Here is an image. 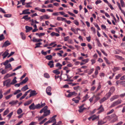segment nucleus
<instances>
[{
  "label": "nucleus",
  "mask_w": 125,
  "mask_h": 125,
  "mask_svg": "<svg viewBox=\"0 0 125 125\" xmlns=\"http://www.w3.org/2000/svg\"><path fill=\"white\" fill-rule=\"evenodd\" d=\"M122 102V101L121 100L119 99L115 101L111 105V107H113L115 106H116L119 104H120Z\"/></svg>",
  "instance_id": "nucleus-1"
},
{
  "label": "nucleus",
  "mask_w": 125,
  "mask_h": 125,
  "mask_svg": "<svg viewBox=\"0 0 125 125\" xmlns=\"http://www.w3.org/2000/svg\"><path fill=\"white\" fill-rule=\"evenodd\" d=\"M11 79H8L7 80L4 81L3 82V84L4 86L6 85V86H10L11 84Z\"/></svg>",
  "instance_id": "nucleus-2"
},
{
  "label": "nucleus",
  "mask_w": 125,
  "mask_h": 125,
  "mask_svg": "<svg viewBox=\"0 0 125 125\" xmlns=\"http://www.w3.org/2000/svg\"><path fill=\"white\" fill-rule=\"evenodd\" d=\"M52 90V88L50 86H48L46 89V92L47 94L49 96H51L52 94V93L51 92Z\"/></svg>",
  "instance_id": "nucleus-3"
},
{
  "label": "nucleus",
  "mask_w": 125,
  "mask_h": 125,
  "mask_svg": "<svg viewBox=\"0 0 125 125\" xmlns=\"http://www.w3.org/2000/svg\"><path fill=\"white\" fill-rule=\"evenodd\" d=\"M30 109L34 110L35 109H38L37 104L35 105L34 103H33L29 106Z\"/></svg>",
  "instance_id": "nucleus-4"
},
{
  "label": "nucleus",
  "mask_w": 125,
  "mask_h": 125,
  "mask_svg": "<svg viewBox=\"0 0 125 125\" xmlns=\"http://www.w3.org/2000/svg\"><path fill=\"white\" fill-rule=\"evenodd\" d=\"M77 95V93H76L75 92H70L68 94L67 97H70L73 96H75Z\"/></svg>",
  "instance_id": "nucleus-5"
},
{
  "label": "nucleus",
  "mask_w": 125,
  "mask_h": 125,
  "mask_svg": "<svg viewBox=\"0 0 125 125\" xmlns=\"http://www.w3.org/2000/svg\"><path fill=\"white\" fill-rule=\"evenodd\" d=\"M8 50H7L2 54V56H3V59H5L9 55V53H8Z\"/></svg>",
  "instance_id": "nucleus-6"
},
{
  "label": "nucleus",
  "mask_w": 125,
  "mask_h": 125,
  "mask_svg": "<svg viewBox=\"0 0 125 125\" xmlns=\"http://www.w3.org/2000/svg\"><path fill=\"white\" fill-rule=\"evenodd\" d=\"M50 16L47 15H45L41 16L40 17V19L42 20L44 19H48L50 18Z\"/></svg>",
  "instance_id": "nucleus-7"
},
{
  "label": "nucleus",
  "mask_w": 125,
  "mask_h": 125,
  "mask_svg": "<svg viewBox=\"0 0 125 125\" xmlns=\"http://www.w3.org/2000/svg\"><path fill=\"white\" fill-rule=\"evenodd\" d=\"M37 93H36V91L35 90H31L30 92V95L29 97L31 96H34L37 94Z\"/></svg>",
  "instance_id": "nucleus-8"
},
{
  "label": "nucleus",
  "mask_w": 125,
  "mask_h": 125,
  "mask_svg": "<svg viewBox=\"0 0 125 125\" xmlns=\"http://www.w3.org/2000/svg\"><path fill=\"white\" fill-rule=\"evenodd\" d=\"M37 104L38 109L42 108L44 106H45L46 104L45 103H42V102H41L40 103V104Z\"/></svg>",
  "instance_id": "nucleus-9"
},
{
  "label": "nucleus",
  "mask_w": 125,
  "mask_h": 125,
  "mask_svg": "<svg viewBox=\"0 0 125 125\" xmlns=\"http://www.w3.org/2000/svg\"><path fill=\"white\" fill-rule=\"evenodd\" d=\"M97 110H99V111L98 112V114H99L103 112L104 111V108L102 105H101L100 107L97 109Z\"/></svg>",
  "instance_id": "nucleus-10"
},
{
  "label": "nucleus",
  "mask_w": 125,
  "mask_h": 125,
  "mask_svg": "<svg viewBox=\"0 0 125 125\" xmlns=\"http://www.w3.org/2000/svg\"><path fill=\"white\" fill-rule=\"evenodd\" d=\"M48 107L47 106H45L43 108H42L40 111V113H42L48 110L47 109Z\"/></svg>",
  "instance_id": "nucleus-11"
},
{
  "label": "nucleus",
  "mask_w": 125,
  "mask_h": 125,
  "mask_svg": "<svg viewBox=\"0 0 125 125\" xmlns=\"http://www.w3.org/2000/svg\"><path fill=\"white\" fill-rule=\"evenodd\" d=\"M119 96L118 95H115L113 96L110 99L111 101H112L115 99H117L119 97Z\"/></svg>",
  "instance_id": "nucleus-12"
},
{
  "label": "nucleus",
  "mask_w": 125,
  "mask_h": 125,
  "mask_svg": "<svg viewBox=\"0 0 125 125\" xmlns=\"http://www.w3.org/2000/svg\"><path fill=\"white\" fill-rule=\"evenodd\" d=\"M54 62L53 60H52L49 62L48 65L50 66V67L52 68L54 67Z\"/></svg>",
  "instance_id": "nucleus-13"
},
{
  "label": "nucleus",
  "mask_w": 125,
  "mask_h": 125,
  "mask_svg": "<svg viewBox=\"0 0 125 125\" xmlns=\"http://www.w3.org/2000/svg\"><path fill=\"white\" fill-rule=\"evenodd\" d=\"M18 102V101L17 100H12L9 102V104H11V106H12L16 104Z\"/></svg>",
  "instance_id": "nucleus-14"
},
{
  "label": "nucleus",
  "mask_w": 125,
  "mask_h": 125,
  "mask_svg": "<svg viewBox=\"0 0 125 125\" xmlns=\"http://www.w3.org/2000/svg\"><path fill=\"white\" fill-rule=\"evenodd\" d=\"M25 28L26 29V32H29L32 29V27H30L28 26H25Z\"/></svg>",
  "instance_id": "nucleus-15"
},
{
  "label": "nucleus",
  "mask_w": 125,
  "mask_h": 125,
  "mask_svg": "<svg viewBox=\"0 0 125 125\" xmlns=\"http://www.w3.org/2000/svg\"><path fill=\"white\" fill-rule=\"evenodd\" d=\"M42 41V40L41 39H38L35 38H33L32 40L33 42H39Z\"/></svg>",
  "instance_id": "nucleus-16"
},
{
  "label": "nucleus",
  "mask_w": 125,
  "mask_h": 125,
  "mask_svg": "<svg viewBox=\"0 0 125 125\" xmlns=\"http://www.w3.org/2000/svg\"><path fill=\"white\" fill-rule=\"evenodd\" d=\"M44 114L43 115L45 116L49 115L50 113V110H48L44 112Z\"/></svg>",
  "instance_id": "nucleus-17"
},
{
  "label": "nucleus",
  "mask_w": 125,
  "mask_h": 125,
  "mask_svg": "<svg viewBox=\"0 0 125 125\" xmlns=\"http://www.w3.org/2000/svg\"><path fill=\"white\" fill-rule=\"evenodd\" d=\"M51 35L53 37L54 36H60V35L59 34L56 33L54 32H53L51 33Z\"/></svg>",
  "instance_id": "nucleus-18"
},
{
  "label": "nucleus",
  "mask_w": 125,
  "mask_h": 125,
  "mask_svg": "<svg viewBox=\"0 0 125 125\" xmlns=\"http://www.w3.org/2000/svg\"><path fill=\"white\" fill-rule=\"evenodd\" d=\"M16 79L17 78L16 77H15L12 80V82L11 83V85H13L17 83V81L16 80Z\"/></svg>",
  "instance_id": "nucleus-19"
},
{
  "label": "nucleus",
  "mask_w": 125,
  "mask_h": 125,
  "mask_svg": "<svg viewBox=\"0 0 125 125\" xmlns=\"http://www.w3.org/2000/svg\"><path fill=\"white\" fill-rule=\"evenodd\" d=\"M30 13H31L30 12L27 11L25 9L22 11V14H20V15L22 14H30Z\"/></svg>",
  "instance_id": "nucleus-20"
},
{
  "label": "nucleus",
  "mask_w": 125,
  "mask_h": 125,
  "mask_svg": "<svg viewBox=\"0 0 125 125\" xmlns=\"http://www.w3.org/2000/svg\"><path fill=\"white\" fill-rule=\"evenodd\" d=\"M89 97L88 96V95L87 94H86L85 96L83 97V100L82 101V102H83L85 101H86Z\"/></svg>",
  "instance_id": "nucleus-21"
},
{
  "label": "nucleus",
  "mask_w": 125,
  "mask_h": 125,
  "mask_svg": "<svg viewBox=\"0 0 125 125\" xmlns=\"http://www.w3.org/2000/svg\"><path fill=\"white\" fill-rule=\"evenodd\" d=\"M28 85H26L24 86H23L21 89V90L22 91H25L27 90L28 89Z\"/></svg>",
  "instance_id": "nucleus-22"
},
{
  "label": "nucleus",
  "mask_w": 125,
  "mask_h": 125,
  "mask_svg": "<svg viewBox=\"0 0 125 125\" xmlns=\"http://www.w3.org/2000/svg\"><path fill=\"white\" fill-rule=\"evenodd\" d=\"M10 44V43L8 41H6L4 42L3 45L4 46H7Z\"/></svg>",
  "instance_id": "nucleus-23"
},
{
  "label": "nucleus",
  "mask_w": 125,
  "mask_h": 125,
  "mask_svg": "<svg viewBox=\"0 0 125 125\" xmlns=\"http://www.w3.org/2000/svg\"><path fill=\"white\" fill-rule=\"evenodd\" d=\"M56 120L55 118H53L52 117V118H51L50 120L48 121L49 122V123H53V122H55L56 121Z\"/></svg>",
  "instance_id": "nucleus-24"
},
{
  "label": "nucleus",
  "mask_w": 125,
  "mask_h": 125,
  "mask_svg": "<svg viewBox=\"0 0 125 125\" xmlns=\"http://www.w3.org/2000/svg\"><path fill=\"white\" fill-rule=\"evenodd\" d=\"M65 18L62 17H57V19L59 21H64V20H65Z\"/></svg>",
  "instance_id": "nucleus-25"
},
{
  "label": "nucleus",
  "mask_w": 125,
  "mask_h": 125,
  "mask_svg": "<svg viewBox=\"0 0 125 125\" xmlns=\"http://www.w3.org/2000/svg\"><path fill=\"white\" fill-rule=\"evenodd\" d=\"M22 39L23 40H24L26 39V37L25 35L23 32H21L20 34Z\"/></svg>",
  "instance_id": "nucleus-26"
},
{
  "label": "nucleus",
  "mask_w": 125,
  "mask_h": 125,
  "mask_svg": "<svg viewBox=\"0 0 125 125\" xmlns=\"http://www.w3.org/2000/svg\"><path fill=\"white\" fill-rule=\"evenodd\" d=\"M28 80V78L27 77H26L25 79L21 82L22 84L25 83Z\"/></svg>",
  "instance_id": "nucleus-27"
},
{
  "label": "nucleus",
  "mask_w": 125,
  "mask_h": 125,
  "mask_svg": "<svg viewBox=\"0 0 125 125\" xmlns=\"http://www.w3.org/2000/svg\"><path fill=\"white\" fill-rule=\"evenodd\" d=\"M115 57L117 59L121 60H123L124 59L122 57L119 56L118 55H116L115 56Z\"/></svg>",
  "instance_id": "nucleus-28"
},
{
  "label": "nucleus",
  "mask_w": 125,
  "mask_h": 125,
  "mask_svg": "<svg viewBox=\"0 0 125 125\" xmlns=\"http://www.w3.org/2000/svg\"><path fill=\"white\" fill-rule=\"evenodd\" d=\"M52 56L51 55H48L45 57L46 59L48 60H50L52 59Z\"/></svg>",
  "instance_id": "nucleus-29"
},
{
  "label": "nucleus",
  "mask_w": 125,
  "mask_h": 125,
  "mask_svg": "<svg viewBox=\"0 0 125 125\" xmlns=\"http://www.w3.org/2000/svg\"><path fill=\"white\" fill-rule=\"evenodd\" d=\"M53 73L56 74H60V72L59 71L58 69H56L55 70H53Z\"/></svg>",
  "instance_id": "nucleus-30"
},
{
  "label": "nucleus",
  "mask_w": 125,
  "mask_h": 125,
  "mask_svg": "<svg viewBox=\"0 0 125 125\" xmlns=\"http://www.w3.org/2000/svg\"><path fill=\"white\" fill-rule=\"evenodd\" d=\"M32 102V101L31 100H30L29 101H28L24 103V105L25 106L27 105L30 104Z\"/></svg>",
  "instance_id": "nucleus-31"
},
{
  "label": "nucleus",
  "mask_w": 125,
  "mask_h": 125,
  "mask_svg": "<svg viewBox=\"0 0 125 125\" xmlns=\"http://www.w3.org/2000/svg\"><path fill=\"white\" fill-rule=\"evenodd\" d=\"M9 109L8 108L6 110H5L3 113V116H4L6 115H7L9 112Z\"/></svg>",
  "instance_id": "nucleus-32"
},
{
  "label": "nucleus",
  "mask_w": 125,
  "mask_h": 125,
  "mask_svg": "<svg viewBox=\"0 0 125 125\" xmlns=\"http://www.w3.org/2000/svg\"><path fill=\"white\" fill-rule=\"evenodd\" d=\"M13 95V94H10L5 97V99L7 100H8Z\"/></svg>",
  "instance_id": "nucleus-33"
},
{
  "label": "nucleus",
  "mask_w": 125,
  "mask_h": 125,
  "mask_svg": "<svg viewBox=\"0 0 125 125\" xmlns=\"http://www.w3.org/2000/svg\"><path fill=\"white\" fill-rule=\"evenodd\" d=\"M111 95V93L110 92H109L108 93H107L105 95V96L107 97V98L108 99L109 98Z\"/></svg>",
  "instance_id": "nucleus-34"
},
{
  "label": "nucleus",
  "mask_w": 125,
  "mask_h": 125,
  "mask_svg": "<svg viewBox=\"0 0 125 125\" xmlns=\"http://www.w3.org/2000/svg\"><path fill=\"white\" fill-rule=\"evenodd\" d=\"M107 99V98L105 97H104L100 100V103H101Z\"/></svg>",
  "instance_id": "nucleus-35"
},
{
  "label": "nucleus",
  "mask_w": 125,
  "mask_h": 125,
  "mask_svg": "<svg viewBox=\"0 0 125 125\" xmlns=\"http://www.w3.org/2000/svg\"><path fill=\"white\" fill-rule=\"evenodd\" d=\"M10 91L11 89H9L3 94L4 95H6L8 94L10 92Z\"/></svg>",
  "instance_id": "nucleus-36"
},
{
  "label": "nucleus",
  "mask_w": 125,
  "mask_h": 125,
  "mask_svg": "<svg viewBox=\"0 0 125 125\" xmlns=\"http://www.w3.org/2000/svg\"><path fill=\"white\" fill-rule=\"evenodd\" d=\"M104 59L105 61L108 64H110V63L109 61L106 58L104 57Z\"/></svg>",
  "instance_id": "nucleus-37"
},
{
  "label": "nucleus",
  "mask_w": 125,
  "mask_h": 125,
  "mask_svg": "<svg viewBox=\"0 0 125 125\" xmlns=\"http://www.w3.org/2000/svg\"><path fill=\"white\" fill-rule=\"evenodd\" d=\"M41 44H42V43L40 42L36 43L35 44L36 46L35 47V48H36L40 47V45Z\"/></svg>",
  "instance_id": "nucleus-38"
},
{
  "label": "nucleus",
  "mask_w": 125,
  "mask_h": 125,
  "mask_svg": "<svg viewBox=\"0 0 125 125\" xmlns=\"http://www.w3.org/2000/svg\"><path fill=\"white\" fill-rule=\"evenodd\" d=\"M13 113V112H12L10 113L7 115V117L9 118V119H10V118L11 117V116L12 115Z\"/></svg>",
  "instance_id": "nucleus-39"
},
{
  "label": "nucleus",
  "mask_w": 125,
  "mask_h": 125,
  "mask_svg": "<svg viewBox=\"0 0 125 125\" xmlns=\"http://www.w3.org/2000/svg\"><path fill=\"white\" fill-rule=\"evenodd\" d=\"M120 68L118 67H114L113 69V71L114 72H115L116 71L120 70Z\"/></svg>",
  "instance_id": "nucleus-40"
},
{
  "label": "nucleus",
  "mask_w": 125,
  "mask_h": 125,
  "mask_svg": "<svg viewBox=\"0 0 125 125\" xmlns=\"http://www.w3.org/2000/svg\"><path fill=\"white\" fill-rule=\"evenodd\" d=\"M71 30L75 34H78V32H77V31L75 29L73 28H71Z\"/></svg>",
  "instance_id": "nucleus-41"
},
{
  "label": "nucleus",
  "mask_w": 125,
  "mask_h": 125,
  "mask_svg": "<svg viewBox=\"0 0 125 125\" xmlns=\"http://www.w3.org/2000/svg\"><path fill=\"white\" fill-rule=\"evenodd\" d=\"M22 109L20 108L17 111V113L18 115H19L22 113Z\"/></svg>",
  "instance_id": "nucleus-42"
},
{
  "label": "nucleus",
  "mask_w": 125,
  "mask_h": 125,
  "mask_svg": "<svg viewBox=\"0 0 125 125\" xmlns=\"http://www.w3.org/2000/svg\"><path fill=\"white\" fill-rule=\"evenodd\" d=\"M11 76V74H10L8 73L6 75H5L4 78V79H7V78Z\"/></svg>",
  "instance_id": "nucleus-43"
},
{
  "label": "nucleus",
  "mask_w": 125,
  "mask_h": 125,
  "mask_svg": "<svg viewBox=\"0 0 125 125\" xmlns=\"http://www.w3.org/2000/svg\"><path fill=\"white\" fill-rule=\"evenodd\" d=\"M94 69V68H92L90 69L89 71L88 72V74L89 75L91 74L93 72Z\"/></svg>",
  "instance_id": "nucleus-44"
},
{
  "label": "nucleus",
  "mask_w": 125,
  "mask_h": 125,
  "mask_svg": "<svg viewBox=\"0 0 125 125\" xmlns=\"http://www.w3.org/2000/svg\"><path fill=\"white\" fill-rule=\"evenodd\" d=\"M115 90V88L114 87H112L110 88V91L111 92L113 93Z\"/></svg>",
  "instance_id": "nucleus-45"
},
{
  "label": "nucleus",
  "mask_w": 125,
  "mask_h": 125,
  "mask_svg": "<svg viewBox=\"0 0 125 125\" xmlns=\"http://www.w3.org/2000/svg\"><path fill=\"white\" fill-rule=\"evenodd\" d=\"M105 123L103 121H102V120H99L98 121V124L99 125H103Z\"/></svg>",
  "instance_id": "nucleus-46"
},
{
  "label": "nucleus",
  "mask_w": 125,
  "mask_h": 125,
  "mask_svg": "<svg viewBox=\"0 0 125 125\" xmlns=\"http://www.w3.org/2000/svg\"><path fill=\"white\" fill-rule=\"evenodd\" d=\"M85 108H81L79 107V109L78 110V111L80 113H81L85 109Z\"/></svg>",
  "instance_id": "nucleus-47"
},
{
  "label": "nucleus",
  "mask_w": 125,
  "mask_h": 125,
  "mask_svg": "<svg viewBox=\"0 0 125 125\" xmlns=\"http://www.w3.org/2000/svg\"><path fill=\"white\" fill-rule=\"evenodd\" d=\"M11 65L10 63H9L5 67V68L6 69L9 68L11 67Z\"/></svg>",
  "instance_id": "nucleus-48"
},
{
  "label": "nucleus",
  "mask_w": 125,
  "mask_h": 125,
  "mask_svg": "<svg viewBox=\"0 0 125 125\" xmlns=\"http://www.w3.org/2000/svg\"><path fill=\"white\" fill-rule=\"evenodd\" d=\"M44 76L46 78H49L50 77V76L47 73H45L44 74Z\"/></svg>",
  "instance_id": "nucleus-49"
},
{
  "label": "nucleus",
  "mask_w": 125,
  "mask_h": 125,
  "mask_svg": "<svg viewBox=\"0 0 125 125\" xmlns=\"http://www.w3.org/2000/svg\"><path fill=\"white\" fill-rule=\"evenodd\" d=\"M21 92V90H17L14 92L13 93V94L15 95H16L18 93H20Z\"/></svg>",
  "instance_id": "nucleus-50"
},
{
  "label": "nucleus",
  "mask_w": 125,
  "mask_h": 125,
  "mask_svg": "<svg viewBox=\"0 0 125 125\" xmlns=\"http://www.w3.org/2000/svg\"><path fill=\"white\" fill-rule=\"evenodd\" d=\"M4 16L5 17L9 18L11 16V15L10 14H5Z\"/></svg>",
  "instance_id": "nucleus-51"
},
{
  "label": "nucleus",
  "mask_w": 125,
  "mask_h": 125,
  "mask_svg": "<svg viewBox=\"0 0 125 125\" xmlns=\"http://www.w3.org/2000/svg\"><path fill=\"white\" fill-rule=\"evenodd\" d=\"M72 100L73 101H74L76 103H78L79 101V100H76L74 98H73Z\"/></svg>",
  "instance_id": "nucleus-52"
},
{
  "label": "nucleus",
  "mask_w": 125,
  "mask_h": 125,
  "mask_svg": "<svg viewBox=\"0 0 125 125\" xmlns=\"http://www.w3.org/2000/svg\"><path fill=\"white\" fill-rule=\"evenodd\" d=\"M94 96L95 98H96V99L95 100V102H96L97 101L100 99V98L99 97L96 96L95 95H94Z\"/></svg>",
  "instance_id": "nucleus-53"
},
{
  "label": "nucleus",
  "mask_w": 125,
  "mask_h": 125,
  "mask_svg": "<svg viewBox=\"0 0 125 125\" xmlns=\"http://www.w3.org/2000/svg\"><path fill=\"white\" fill-rule=\"evenodd\" d=\"M2 92V90H0V99H1L3 97Z\"/></svg>",
  "instance_id": "nucleus-54"
},
{
  "label": "nucleus",
  "mask_w": 125,
  "mask_h": 125,
  "mask_svg": "<svg viewBox=\"0 0 125 125\" xmlns=\"http://www.w3.org/2000/svg\"><path fill=\"white\" fill-rule=\"evenodd\" d=\"M122 75V74L121 73L118 74L116 76L115 79H118Z\"/></svg>",
  "instance_id": "nucleus-55"
},
{
  "label": "nucleus",
  "mask_w": 125,
  "mask_h": 125,
  "mask_svg": "<svg viewBox=\"0 0 125 125\" xmlns=\"http://www.w3.org/2000/svg\"><path fill=\"white\" fill-rule=\"evenodd\" d=\"M120 3L122 7H123L124 5V3L123 0H120Z\"/></svg>",
  "instance_id": "nucleus-56"
},
{
  "label": "nucleus",
  "mask_w": 125,
  "mask_h": 125,
  "mask_svg": "<svg viewBox=\"0 0 125 125\" xmlns=\"http://www.w3.org/2000/svg\"><path fill=\"white\" fill-rule=\"evenodd\" d=\"M5 38L4 37L3 34H2L0 36V41L4 39Z\"/></svg>",
  "instance_id": "nucleus-57"
},
{
  "label": "nucleus",
  "mask_w": 125,
  "mask_h": 125,
  "mask_svg": "<svg viewBox=\"0 0 125 125\" xmlns=\"http://www.w3.org/2000/svg\"><path fill=\"white\" fill-rule=\"evenodd\" d=\"M94 24L95 27L97 28L98 30H100V29L99 28V26L97 24Z\"/></svg>",
  "instance_id": "nucleus-58"
},
{
  "label": "nucleus",
  "mask_w": 125,
  "mask_h": 125,
  "mask_svg": "<svg viewBox=\"0 0 125 125\" xmlns=\"http://www.w3.org/2000/svg\"><path fill=\"white\" fill-rule=\"evenodd\" d=\"M44 117H45L43 115L41 117H38V120L39 121H40L42 119H43Z\"/></svg>",
  "instance_id": "nucleus-59"
},
{
  "label": "nucleus",
  "mask_w": 125,
  "mask_h": 125,
  "mask_svg": "<svg viewBox=\"0 0 125 125\" xmlns=\"http://www.w3.org/2000/svg\"><path fill=\"white\" fill-rule=\"evenodd\" d=\"M68 13L70 15H71L73 16L74 17H75V15H74V14L73 13H72L71 12L69 11H68Z\"/></svg>",
  "instance_id": "nucleus-60"
},
{
  "label": "nucleus",
  "mask_w": 125,
  "mask_h": 125,
  "mask_svg": "<svg viewBox=\"0 0 125 125\" xmlns=\"http://www.w3.org/2000/svg\"><path fill=\"white\" fill-rule=\"evenodd\" d=\"M28 16V15H26L24 16L22 18V19H24L25 20L27 21V18Z\"/></svg>",
  "instance_id": "nucleus-61"
},
{
  "label": "nucleus",
  "mask_w": 125,
  "mask_h": 125,
  "mask_svg": "<svg viewBox=\"0 0 125 125\" xmlns=\"http://www.w3.org/2000/svg\"><path fill=\"white\" fill-rule=\"evenodd\" d=\"M62 65L61 64L59 63H57L56 65V67H62Z\"/></svg>",
  "instance_id": "nucleus-62"
},
{
  "label": "nucleus",
  "mask_w": 125,
  "mask_h": 125,
  "mask_svg": "<svg viewBox=\"0 0 125 125\" xmlns=\"http://www.w3.org/2000/svg\"><path fill=\"white\" fill-rule=\"evenodd\" d=\"M22 84L21 82L19 83H17L15 85V86L16 87H19Z\"/></svg>",
  "instance_id": "nucleus-63"
},
{
  "label": "nucleus",
  "mask_w": 125,
  "mask_h": 125,
  "mask_svg": "<svg viewBox=\"0 0 125 125\" xmlns=\"http://www.w3.org/2000/svg\"><path fill=\"white\" fill-rule=\"evenodd\" d=\"M37 123L36 122H32L29 125H34L36 124Z\"/></svg>",
  "instance_id": "nucleus-64"
}]
</instances>
